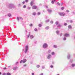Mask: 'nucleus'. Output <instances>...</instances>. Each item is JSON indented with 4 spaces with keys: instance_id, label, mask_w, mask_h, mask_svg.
Returning <instances> with one entry per match:
<instances>
[{
    "instance_id": "1",
    "label": "nucleus",
    "mask_w": 75,
    "mask_h": 75,
    "mask_svg": "<svg viewBox=\"0 0 75 75\" xmlns=\"http://www.w3.org/2000/svg\"><path fill=\"white\" fill-rule=\"evenodd\" d=\"M8 6L9 8H10L11 9L12 8H15L14 5L13 4H9Z\"/></svg>"
},
{
    "instance_id": "2",
    "label": "nucleus",
    "mask_w": 75,
    "mask_h": 75,
    "mask_svg": "<svg viewBox=\"0 0 75 75\" xmlns=\"http://www.w3.org/2000/svg\"><path fill=\"white\" fill-rule=\"evenodd\" d=\"M48 47V45L47 43H44L42 45V47L44 49L47 48Z\"/></svg>"
},
{
    "instance_id": "3",
    "label": "nucleus",
    "mask_w": 75,
    "mask_h": 75,
    "mask_svg": "<svg viewBox=\"0 0 75 75\" xmlns=\"http://www.w3.org/2000/svg\"><path fill=\"white\" fill-rule=\"evenodd\" d=\"M28 45H26L25 47V54L28 51Z\"/></svg>"
},
{
    "instance_id": "4",
    "label": "nucleus",
    "mask_w": 75,
    "mask_h": 75,
    "mask_svg": "<svg viewBox=\"0 0 75 75\" xmlns=\"http://www.w3.org/2000/svg\"><path fill=\"white\" fill-rule=\"evenodd\" d=\"M26 61H27V59H24L23 60H21L20 61V64H21L22 62H23V63H25L26 62Z\"/></svg>"
},
{
    "instance_id": "5",
    "label": "nucleus",
    "mask_w": 75,
    "mask_h": 75,
    "mask_svg": "<svg viewBox=\"0 0 75 75\" xmlns=\"http://www.w3.org/2000/svg\"><path fill=\"white\" fill-rule=\"evenodd\" d=\"M47 58L48 59H50L51 58V54H48L47 56Z\"/></svg>"
},
{
    "instance_id": "6",
    "label": "nucleus",
    "mask_w": 75,
    "mask_h": 75,
    "mask_svg": "<svg viewBox=\"0 0 75 75\" xmlns=\"http://www.w3.org/2000/svg\"><path fill=\"white\" fill-rule=\"evenodd\" d=\"M59 15L61 16H64L65 15V13H64V12H62L61 13H59Z\"/></svg>"
},
{
    "instance_id": "7",
    "label": "nucleus",
    "mask_w": 75,
    "mask_h": 75,
    "mask_svg": "<svg viewBox=\"0 0 75 75\" xmlns=\"http://www.w3.org/2000/svg\"><path fill=\"white\" fill-rule=\"evenodd\" d=\"M34 4V1H32L30 3V6H33Z\"/></svg>"
},
{
    "instance_id": "8",
    "label": "nucleus",
    "mask_w": 75,
    "mask_h": 75,
    "mask_svg": "<svg viewBox=\"0 0 75 75\" xmlns=\"http://www.w3.org/2000/svg\"><path fill=\"white\" fill-rule=\"evenodd\" d=\"M37 8V6L36 5H34L32 7V8L33 10H35Z\"/></svg>"
},
{
    "instance_id": "9",
    "label": "nucleus",
    "mask_w": 75,
    "mask_h": 75,
    "mask_svg": "<svg viewBox=\"0 0 75 75\" xmlns=\"http://www.w3.org/2000/svg\"><path fill=\"white\" fill-rule=\"evenodd\" d=\"M47 11L49 13H51L52 12V10L50 9H47Z\"/></svg>"
},
{
    "instance_id": "10",
    "label": "nucleus",
    "mask_w": 75,
    "mask_h": 75,
    "mask_svg": "<svg viewBox=\"0 0 75 75\" xmlns=\"http://www.w3.org/2000/svg\"><path fill=\"white\" fill-rule=\"evenodd\" d=\"M67 59H70V58H71V55H70L69 54L67 56Z\"/></svg>"
},
{
    "instance_id": "11",
    "label": "nucleus",
    "mask_w": 75,
    "mask_h": 75,
    "mask_svg": "<svg viewBox=\"0 0 75 75\" xmlns=\"http://www.w3.org/2000/svg\"><path fill=\"white\" fill-rule=\"evenodd\" d=\"M69 35V34L67 33H65V34L64 35V37H68Z\"/></svg>"
},
{
    "instance_id": "12",
    "label": "nucleus",
    "mask_w": 75,
    "mask_h": 75,
    "mask_svg": "<svg viewBox=\"0 0 75 75\" xmlns=\"http://www.w3.org/2000/svg\"><path fill=\"white\" fill-rule=\"evenodd\" d=\"M7 16L9 17H11V13H8L7 14Z\"/></svg>"
},
{
    "instance_id": "13",
    "label": "nucleus",
    "mask_w": 75,
    "mask_h": 75,
    "mask_svg": "<svg viewBox=\"0 0 75 75\" xmlns=\"http://www.w3.org/2000/svg\"><path fill=\"white\" fill-rule=\"evenodd\" d=\"M71 67L72 68H74V67H75V64L72 63V64H71Z\"/></svg>"
},
{
    "instance_id": "14",
    "label": "nucleus",
    "mask_w": 75,
    "mask_h": 75,
    "mask_svg": "<svg viewBox=\"0 0 75 75\" xmlns=\"http://www.w3.org/2000/svg\"><path fill=\"white\" fill-rule=\"evenodd\" d=\"M69 29H71L72 28V26L71 25H69L68 26Z\"/></svg>"
},
{
    "instance_id": "15",
    "label": "nucleus",
    "mask_w": 75,
    "mask_h": 75,
    "mask_svg": "<svg viewBox=\"0 0 75 75\" xmlns=\"http://www.w3.org/2000/svg\"><path fill=\"white\" fill-rule=\"evenodd\" d=\"M56 34H57V35H59V31L57 30L56 31Z\"/></svg>"
},
{
    "instance_id": "16",
    "label": "nucleus",
    "mask_w": 75,
    "mask_h": 75,
    "mask_svg": "<svg viewBox=\"0 0 75 75\" xmlns=\"http://www.w3.org/2000/svg\"><path fill=\"white\" fill-rule=\"evenodd\" d=\"M58 47L57 46V45H53V47L54 48H57Z\"/></svg>"
},
{
    "instance_id": "17",
    "label": "nucleus",
    "mask_w": 75,
    "mask_h": 75,
    "mask_svg": "<svg viewBox=\"0 0 75 75\" xmlns=\"http://www.w3.org/2000/svg\"><path fill=\"white\" fill-rule=\"evenodd\" d=\"M17 68H18V67H15L13 68V70H16V69H17Z\"/></svg>"
},
{
    "instance_id": "18",
    "label": "nucleus",
    "mask_w": 75,
    "mask_h": 75,
    "mask_svg": "<svg viewBox=\"0 0 75 75\" xmlns=\"http://www.w3.org/2000/svg\"><path fill=\"white\" fill-rule=\"evenodd\" d=\"M30 37V38H31V39H32L33 38H34V36L33 35H31Z\"/></svg>"
},
{
    "instance_id": "19",
    "label": "nucleus",
    "mask_w": 75,
    "mask_h": 75,
    "mask_svg": "<svg viewBox=\"0 0 75 75\" xmlns=\"http://www.w3.org/2000/svg\"><path fill=\"white\" fill-rule=\"evenodd\" d=\"M30 35H31V32H29V35H28V38H29V37Z\"/></svg>"
},
{
    "instance_id": "20",
    "label": "nucleus",
    "mask_w": 75,
    "mask_h": 75,
    "mask_svg": "<svg viewBox=\"0 0 75 75\" xmlns=\"http://www.w3.org/2000/svg\"><path fill=\"white\" fill-rule=\"evenodd\" d=\"M51 54L52 55H55V52H52Z\"/></svg>"
},
{
    "instance_id": "21",
    "label": "nucleus",
    "mask_w": 75,
    "mask_h": 75,
    "mask_svg": "<svg viewBox=\"0 0 75 75\" xmlns=\"http://www.w3.org/2000/svg\"><path fill=\"white\" fill-rule=\"evenodd\" d=\"M50 28V27L49 26H46L45 27L46 30H48Z\"/></svg>"
},
{
    "instance_id": "22",
    "label": "nucleus",
    "mask_w": 75,
    "mask_h": 75,
    "mask_svg": "<svg viewBox=\"0 0 75 75\" xmlns=\"http://www.w3.org/2000/svg\"><path fill=\"white\" fill-rule=\"evenodd\" d=\"M48 53H51V50L50 49L48 50Z\"/></svg>"
},
{
    "instance_id": "23",
    "label": "nucleus",
    "mask_w": 75,
    "mask_h": 75,
    "mask_svg": "<svg viewBox=\"0 0 75 75\" xmlns=\"http://www.w3.org/2000/svg\"><path fill=\"white\" fill-rule=\"evenodd\" d=\"M32 15L33 16H35L36 15V13L35 12H33L32 13Z\"/></svg>"
},
{
    "instance_id": "24",
    "label": "nucleus",
    "mask_w": 75,
    "mask_h": 75,
    "mask_svg": "<svg viewBox=\"0 0 75 75\" xmlns=\"http://www.w3.org/2000/svg\"><path fill=\"white\" fill-rule=\"evenodd\" d=\"M36 67L38 68H40V65H36Z\"/></svg>"
},
{
    "instance_id": "25",
    "label": "nucleus",
    "mask_w": 75,
    "mask_h": 75,
    "mask_svg": "<svg viewBox=\"0 0 75 75\" xmlns=\"http://www.w3.org/2000/svg\"><path fill=\"white\" fill-rule=\"evenodd\" d=\"M64 9H65V7H62L61 8V10H64Z\"/></svg>"
},
{
    "instance_id": "26",
    "label": "nucleus",
    "mask_w": 75,
    "mask_h": 75,
    "mask_svg": "<svg viewBox=\"0 0 75 75\" xmlns=\"http://www.w3.org/2000/svg\"><path fill=\"white\" fill-rule=\"evenodd\" d=\"M38 26L39 27H41L42 26V25L41 24H40L38 25Z\"/></svg>"
},
{
    "instance_id": "27",
    "label": "nucleus",
    "mask_w": 75,
    "mask_h": 75,
    "mask_svg": "<svg viewBox=\"0 0 75 75\" xmlns=\"http://www.w3.org/2000/svg\"><path fill=\"white\" fill-rule=\"evenodd\" d=\"M42 69H45V67L44 66H42Z\"/></svg>"
},
{
    "instance_id": "28",
    "label": "nucleus",
    "mask_w": 75,
    "mask_h": 75,
    "mask_svg": "<svg viewBox=\"0 0 75 75\" xmlns=\"http://www.w3.org/2000/svg\"><path fill=\"white\" fill-rule=\"evenodd\" d=\"M70 62L71 63H72L73 62V60L72 59H70Z\"/></svg>"
},
{
    "instance_id": "29",
    "label": "nucleus",
    "mask_w": 75,
    "mask_h": 75,
    "mask_svg": "<svg viewBox=\"0 0 75 75\" xmlns=\"http://www.w3.org/2000/svg\"><path fill=\"white\" fill-rule=\"evenodd\" d=\"M6 75H11V73H6Z\"/></svg>"
},
{
    "instance_id": "30",
    "label": "nucleus",
    "mask_w": 75,
    "mask_h": 75,
    "mask_svg": "<svg viewBox=\"0 0 75 75\" xmlns=\"http://www.w3.org/2000/svg\"><path fill=\"white\" fill-rule=\"evenodd\" d=\"M38 30V29H37V28H35L34 31H37Z\"/></svg>"
},
{
    "instance_id": "31",
    "label": "nucleus",
    "mask_w": 75,
    "mask_h": 75,
    "mask_svg": "<svg viewBox=\"0 0 75 75\" xmlns=\"http://www.w3.org/2000/svg\"><path fill=\"white\" fill-rule=\"evenodd\" d=\"M49 21H50V20H47L45 21V22H46V23H48V22H49Z\"/></svg>"
},
{
    "instance_id": "32",
    "label": "nucleus",
    "mask_w": 75,
    "mask_h": 75,
    "mask_svg": "<svg viewBox=\"0 0 75 75\" xmlns=\"http://www.w3.org/2000/svg\"><path fill=\"white\" fill-rule=\"evenodd\" d=\"M69 22L71 23H73V21H72V20H70L69 21Z\"/></svg>"
},
{
    "instance_id": "33",
    "label": "nucleus",
    "mask_w": 75,
    "mask_h": 75,
    "mask_svg": "<svg viewBox=\"0 0 75 75\" xmlns=\"http://www.w3.org/2000/svg\"><path fill=\"white\" fill-rule=\"evenodd\" d=\"M57 27H62L61 25H59L57 26Z\"/></svg>"
},
{
    "instance_id": "34",
    "label": "nucleus",
    "mask_w": 75,
    "mask_h": 75,
    "mask_svg": "<svg viewBox=\"0 0 75 75\" xmlns=\"http://www.w3.org/2000/svg\"><path fill=\"white\" fill-rule=\"evenodd\" d=\"M67 40V38L65 37H64L63 38V40H64V41H65V40Z\"/></svg>"
},
{
    "instance_id": "35",
    "label": "nucleus",
    "mask_w": 75,
    "mask_h": 75,
    "mask_svg": "<svg viewBox=\"0 0 75 75\" xmlns=\"http://www.w3.org/2000/svg\"><path fill=\"white\" fill-rule=\"evenodd\" d=\"M58 21H56V22H55V24H56V25H57V24H58Z\"/></svg>"
},
{
    "instance_id": "36",
    "label": "nucleus",
    "mask_w": 75,
    "mask_h": 75,
    "mask_svg": "<svg viewBox=\"0 0 75 75\" xmlns=\"http://www.w3.org/2000/svg\"><path fill=\"white\" fill-rule=\"evenodd\" d=\"M54 22L52 21H50L51 24H53Z\"/></svg>"
},
{
    "instance_id": "37",
    "label": "nucleus",
    "mask_w": 75,
    "mask_h": 75,
    "mask_svg": "<svg viewBox=\"0 0 75 75\" xmlns=\"http://www.w3.org/2000/svg\"><path fill=\"white\" fill-rule=\"evenodd\" d=\"M41 14V13L40 12H38V13L37 14L38 15V16H39V15H40V14Z\"/></svg>"
},
{
    "instance_id": "38",
    "label": "nucleus",
    "mask_w": 75,
    "mask_h": 75,
    "mask_svg": "<svg viewBox=\"0 0 75 75\" xmlns=\"http://www.w3.org/2000/svg\"><path fill=\"white\" fill-rule=\"evenodd\" d=\"M30 8H31V7H28L27 8V9H28V10H30Z\"/></svg>"
},
{
    "instance_id": "39",
    "label": "nucleus",
    "mask_w": 75,
    "mask_h": 75,
    "mask_svg": "<svg viewBox=\"0 0 75 75\" xmlns=\"http://www.w3.org/2000/svg\"><path fill=\"white\" fill-rule=\"evenodd\" d=\"M19 19H20V18H19V17H17V19L18 21H19V20H20Z\"/></svg>"
},
{
    "instance_id": "40",
    "label": "nucleus",
    "mask_w": 75,
    "mask_h": 75,
    "mask_svg": "<svg viewBox=\"0 0 75 75\" xmlns=\"http://www.w3.org/2000/svg\"><path fill=\"white\" fill-rule=\"evenodd\" d=\"M66 12L67 13H69V10H66Z\"/></svg>"
},
{
    "instance_id": "41",
    "label": "nucleus",
    "mask_w": 75,
    "mask_h": 75,
    "mask_svg": "<svg viewBox=\"0 0 75 75\" xmlns=\"http://www.w3.org/2000/svg\"><path fill=\"white\" fill-rule=\"evenodd\" d=\"M64 25L65 26H66V25H67V23H65L64 24Z\"/></svg>"
},
{
    "instance_id": "42",
    "label": "nucleus",
    "mask_w": 75,
    "mask_h": 75,
    "mask_svg": "<svg viewBox=\"0 0 75 75\" xmlns=\"http://www.w3.org/2000/svg\"><path fill=\"white\" fill-rule=\"evenodd\" d=\"M56 3L57 4L59 5V6H60V4H59V2H57Z\"/></svg>"
},
{
    "instance_id": "43",
    "label": "nucleus",
    "mask_w": 75,
    "mask_h": 75,
    "mask_svg": "<svg viewBox=\"0 0 75 75\" xmlns=\"http://www.w3.org/2000/svg\"><path fill=\"white\" fill-rule=\"evenodd\" d=\"M23 8H26V5H24L23 6Z\"/></svg>"
},
{
    "instance_id": "44",
    "label": "nucleus",
    "mask_w": 75,
    "mask_h": 75,
    "mask_svg": "<svg viewBox=\"0 0 75 75\" xmlns=\"http://www.w3.org/2000/svg\"><path fill=\"white\" fill-rule=\"evenodd\" d=\"M50 67L51 68H52L54 67V66H53V65H51L50 66Z\"/></svg>"
},
{
    "instance_id": "45",
    "label": "nucleus",
    "mask_w": 75,
    "mask_h": 75,
    "mask_svg": "<svg viewBox=\"0 0 75 75\" xmlns=\"http://www.w3.org/2000/svg\"><path fill=\"white\" fill-rule=\"evenodd\" d=\"M29 26H30V27H32V26H33V24H30L29 25Z\"/></svg>"
},
{
    "instance_id": "46",
    "label": "nucleus",
    "mask_w": 75,
    "mask_h": 75,
    "mask_svg": "<svg viewBox=\"0 0 75 75\" xmlns=\"http://www.w3.org/2000/svg\"><path fill=\"white\" fill-rule=\"evenodd\" d=\"M3 69L5 70V69H7V68L6 67H4L3 68Z\"/></svg>"
},
{
    "instance_id": "47",
    "label": "nucleus",
    "mask_w": 75,
    "mask_h": 75,
    "mask_svg": "<svg viewBox=\"0 0 75 75\" xmlns=\"http://www.w3.org/2000/svg\"><path fill=\"white\" fill-rule=\"evenodd\" d=\"M25 2H26V3H28V0H25Z\"/></svg>"
},
{
    "instance_id": "48",
    "label": "nucleus",
    "mask_w": 75,
    "mask_h": 75,
    "mask_svg": "<svg viewBox=\"0 0 75 75\" xmlns=\"http://www.w3.org/2000/svg\"><path fill=\"white\" fill-rule=\"evenodd\" d=\"M52 4H54V1H53V0L52 1Z\"/></svg>"
},
{
    "instance_id": "49",
    "label": "nucleus",
    "mask_w": 75,
    "mask_h": 75,
    "mask_svg": "<svg viewBox=\"0 0 75 75\" xmlns=\"http://www.w3.org/2000/svg\"><path fill=\"white\" fill-rule=\"evenodd\" d=\"M19 18L20 19H21V20H23V18L21 17H19Z\"/></svg>"
},
{
    "instance_id": "50",
    "label": "nucleus",
    "mask_w": 75,
    "mask_h": 75,
    "mask_svg": "<svg viewBox=\"0 0 75 75\" xmlns=\"http://www.w3.org/2000/svg\"><path fill=\"white\" fill-rule=\"evenodd\" d=\"M72 13V14H75V11H73Z\"/></svg>"
},
{
    "instance_id": "51",
    "label": "nucleus",
    "mask_w": 75,
    "mask_h": 75,
    "mask_svg": "<svg viewBox=\"0 0 75 75\" xmlns=\"http://www.w3.org/2000/svg\"><path fill=\"white\" fill-rule=\"evenodd\" d=\"M7 74H6V73H3L2 75H6Z\"/></svg>"
},
{
    "instance_id": "52",
    "label": "nucleus",
    "mask_w": 75,
    "mask_h": 75,
    "mask_svg": "<svg viewBox=\"0 0 75 75\" xmlns=\"http://www.w3.org/2000/svg\"><path fill=\"white\" fill-rule=\"evenodd\" d=\"M37 41H35L34 42V44H37Z\"/></svg>"
},
{
    "instance_id": "53",
    "label": "nucleus",
    "mask_w": 75,
    "mask_h": 75,
    "mask_svg": "<svg viewBox=\"0 0 75 75\" xmlns=\"http://www.w3.org/2000/svg\"><path fill=\"white\" fill-rule=\"evenodd\" d=\"M63 4H64V3H61L60 4V5H61V6H62V5H63Z\"/></svg>"
},
{
    "instance_id": "54",
    "label": "nucleus",
    "mask_w": 75,
    "mask_h": 75,
    "mask_svg": "<svg viewBox=\"0 0 75 75\" xmlns=\"http://www.w3.org/2000/svg\"><path fill=\"white\" fill-rule=\"evenodd\" d=\"M54 63H55V62L54 61L52 62V64H54Z\"/></svg>"
},
{
    "instance_id": "55",
    "label": "nucleus",
    "mask_w": 75,
    "mask_h": 75,
    "mask_svg": "<svg viewBox=\"0 0 75 75\" xmlns=\"http://www.w3.org/2000/svg\"><path fill=\"white\" fill-rule=\"evenodd\" d=\"M18 64V62H17L16 63V65H17V64Z\"/></svg>"
},
{
    "instance_id": "56",
    "label": "nucleus",
    "mask_w": 75,
    "mask_h": 75,
    "mask_svg": "<svg viewBox=\"0 0 75 75\" xmlns=\"http://www.w3.org/2000/svg\"><path fill=\"white\" fill-rule=\"evenodd\" d=\"M25 2L23 1V2H22V4H25Z\"/></svg>"
},
{
    "instance_id": "57",
    "label": "nucleus",
    "mask_w": 75,
    "mask_h": 75,
    "mask_svg": "<svg viewBox=\"0 0 75 75\" xmlns=\"http://www.w3.org/2000/svg\"><path fill=\"white\" fill-rule=\"evenodd\" d=\"M26 64L23 65V67H26Z\"/></svg>"
},
{
    "instance_id": "58",
    "label": "nucleus",
    "mask_w": 75,
    "mask_h": 75,
    "mask_svg": "<svg viewBox=\"0 0 75 75\" xmlns=\"http://www.w3.org/2000/svg\"><path fill=\"white\" fill-rule=\"evenodd\" d=\"M60 37H61V36H62V33H60Z\"/></svg>"
},
{
    "instance_id": "59",
    "label": "nucleus",
    "mask_w": 75,
    "mask_h": 75,
    "mask_svg": "<svg viewBox=\"0 0 75 75\" xmlns=\"http://www.w3.org/2000/svg\"><path fill=\"white\" fill-rule=\"evenodd\" d=\"M44 75V74L43 73H42L40 74V75Z\"/></svg>"
},
{
    "instance_id": "60",
    "label": "nucleus",
    "mask_w": 75,
    "mask_h": 75,
    "mask_svg": "<svg viewBox=\"0 0 75 75\" xmlns=\"http://www.w3.org/2000/svg\"><path fill=\"white\" fill-rule=\"evenodd\" d=\"M20 6H21V4H18V6L19 7H20Z\"/></svg>"
},
{
    "instance_id": "61",
    "label": "nucleus",
    "mask_w": 75,
    "mask_h": 75,
    "mask_svg": "<svg viewBox=\"0 0 75 75\" xmlns=\"http://www.w3.org/2000/svg\"><path fill=\"white\" fill-rule=\"evenodd\" d=\"M32 75H34V73H32Z\"/></svg>"
},
{
    "instance_id": "62",
    "label": "nucleus",
    "mask_w": 75,
    "mask_h": 75,
    "mask_svg": "<svg viewBox=\"0 0 75 75\" xmlns=\"http://www.w3.org/2000/svg\"><path fill=\"white\" fill-rule=\"evenodd\" d=\"M68 68V66L66 67V68Z\"/></svg>"
},
{
    "instance_id": "63",
    "label": "nucleus",
    "mask_w": 75,
    "mask_h": 75,
    "mask_svg": "<svg viewBox=\"0 0 75 75\" xmlns=\"http://www.w3.org/2000/svg\"><path fill=\"white\" fill-rule=\"evenodd\" d=\"M55 26H56L55 25H53V28H54V27H55Z\"/></svg>"
},
{
    "instance_id": "64",
    "label": "nucleus",
    "mask_w": 75,
    "mask_h": 75,
    "mask_svg": "<svg viewBox=\"0 0 75 75\" xmlns=\"http://www.w3.org/2000/svg\"><path fill=\"white\" fill-rule=\"evenodd\" d=\"M46 8H48V6H46Z\"/></svg>"
}]
</instances>
